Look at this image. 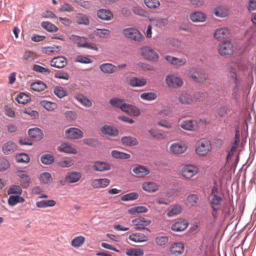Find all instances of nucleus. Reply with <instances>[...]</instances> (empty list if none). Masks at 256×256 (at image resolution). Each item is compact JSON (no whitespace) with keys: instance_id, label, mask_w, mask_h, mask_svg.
<instances>
[{"instance_id":"nucleus-1","label":"nucleus","mask_w":256,"mask_h":256,"mask_svg":"<svg viewBox=\"0 0 256 256\" xmlns=\"http://www.w3.org/2000/svg\"><path fill=\"white\" fill-rule=\"evenodd\" d=\"M218 186L216 182L211 190L208 197L210 206L212 208L211 214L214 222H216L218 217V212L222 210L221 216L225 219L230 214V208L228 204H225L222 208V198L218 196Z\"/></svg>"},{"instance_id":"nucleus-2","label":"nucleus","mask_w":256,"mask_h":256,"mask_svg":"<svg viewBox=\"0 0 256 256\" xmlns=\"http://www.w3.org/2000/svg\"><path fill=\"white\" fill-rule=\"evenodd\" d=\"M243 76L238 72L234 67H228L226 74L228 84L232 89V97L236 100L239 98L240 92L245 88Z\"/></svg>"},{"instance_id":"nucleus-3","label":"nucleus","mask_w":256,"mask_h":256,"mask_svg":"<svg viewBox=\"0 0 256 256\" xmlns=\"http://www.w3.org/2000/svg\"><path fill=\"white\" fill-rule=\"evenodd\" d=\"M123 34L130 39L140 42L144 40V37L140 32L134 28H129L123 30Z\"/></svg>"},{"instance_id":"nucleus-4","label":"nucleus","mask_w":256,"mask_h":256,"mask_svg":"<svg viewBox=\"0 0 256 256\" xmlns=\"http://www.w3.org/2000/svg\"><path fill=\"white\" fill-rule=\"evenodd\" d=\"M211 149L210 142L208 140L202 139L198 142L196 150L198 154L205 156L211 150Z\"/></svg>"},{"instance_id":"nucleus-5","label":"nucleus","mask_w":256,"mask_h":256,"mask_svg":"<svg viewBox=\"0 0 256 256\" xmlns=\"http://www.w3.org/2000/svg\"><path fill=\"white\" fill-rule=\"evenodd\" d=\"M248 66L249 60L248 59L246 58H240L229 67H234L238 72L244 75V72L248 70Z\"/></svg>"},{"instance_id":"nucleus-6","label":"nucleus","mask_w":256,"mask_h":256,"mask_svg":"<svg viewBox=\"0 0 256 256\" xmlns=\"http://www.w3.org/2000/svg\"><path fill=\"white\" fill-rule=\"evenodd\" d=\"M151 222L150 220L144 217H140L132 220V223L135 226V229L136 230H146L148 231H150V230L146 228V226H149Z\"/></svg>"},{"instance_id":"nucleus-7","label":"nucleus","mask_w":256,"mask_h":256,"mask_svg":"<svg viewBox=\"0 0 256 256\" xmlns=\"http://www.w3.org/2000/svg\"><path fill=\"white\" fill-rule=\"evenodd\" d=\"M191 78L196 82L202 83L206 80L204 71L200 69L192 68L190 70Z\"/></svg>"},{"instance_id":"nucleus-8","label":"nucleus","mask_w":256,"mask_h":256,"mask_svg":"<svg viewBox=\"0 0 256 256\" xmlns=\"http://www.w3.org/2000/svg\"><path fill=\"white\" fill-rule=\"evenodd\" d=\"M166 84L169 87L178 88L183 84L182 80L174 74L168 75L166 78Z\"/></svg>"},{"instance_id":"nucleus-9","label":"nucleus","mask_w":256,"mask_h":256,"mask_svg":"<svg viewBox=\"0 0 256 256\" xmlns=\"http://www.w3.org/2000/svg\"><path fill=\"white\" fill-rule=\"evenodd\" d=\"M142 54L146 59L152 62H156L159 58L158 54L148 46L142 49Z\"/></svg>"},{"instance_id":"nucleus-10","label":"nucleus","mask_w":256,"mask_h":256,"mask_svg":"<svg viewBox=\"0 0 256 256\" xmlns=\"http://www.w3.org/2000/svg\"><path fill=\"white\" fill-rule=\"evenodd\" d=\"M180 126L184 130L189 131H196L198 128V124L196 120H186L180 124Z\"/></svg>"},{"instance_id":"nucleus-11","label":"nucleus","mask_w":256,"mask_h":256,"mask_svg":"<svg viewBox=\"0 0 256 256\" xmlns=\"http://www.w3.org/2000/svg\"><path fill=\"white\" fill-rule=\"evenodd\" d=\"M198 172V168L192 165H186L182 170V176L187 179L191 178Z\"/></svg>"},{"instance_id":"nucleus-12","label":"nucleus","mask_w":256,"mask_h":256,"mask_svg":"<svg viewBox=\"0 0 256 256\" xmlns=\"http://www.w3.org/2000/svg\"><path fill=\"white\" fill-rule=\"evenodd\" d=\"M65 132L66 137L72 139H80L82 138L84 136L83 132L76 128H68Z\"/></svg>"},{"instance_id":"nucleus-13","label":"nucleus","mask_w":256,"mask_h":256,"mask_svg":"<svg viewBox=\"0 0 256 256\" xmlns=\"http://www.w3.org/2000/svg\"><path fill=\"white\" fill-rule=\"evenodd\" d=\"M184 246L182 242H176L170 247V252L174 256H179L184 252Z\"/></svg>"},{"instance_id":"nucleus-14","label":"nucleus","mask_w":256,"mask_h":256,"mask_svg":"<svg viewBox=\"0 0 256 256\" xmlns=\"http://www.w3.org/2000/svg\"><path fill=\"white\" fill-rule=\"evenodd\" d=\"M188 222L185 220L180 218L172 226L173 231L180 232L186 230L188 226Z\"/></svg>"},{"instance_id":"nucleus-15","label":"nucleus","mask_w":256,"mask_h":256,"mask_svg":"<svg viewBox=\"0 0 256 256\" xmlns=\"http://www.w3.org/2000/svg\"><path fill=\"white\" fill-rule=\"evenodd\" d=\"M68 64L66 58L63 56H58L53 58L50 62L51 66L58 68L65 67Z\"/></svg>"},{"instance_id":"nucleus-16","label":"nucleus","mask_w":256,"mask_h":256,"mask_svg":"<svg viewBox=\"0 0 256 256\" xmlns=\"http://www.w3.org/2000/svg\"><path fill=\"white\" fill-rule=\"evenodd\" d=\"M232 45L230 42H226L219 46L218 52L222 56L232 54L233 52Z\"/></svg>"},{"instance_id":"nucleus-17","label":"nucleus","mask_w":256,"mask_h":256,"mask_svg":"<svg viewBox=\"0 0 256 256\" xmlns=\"http://www.w3.org/2000/svg\"><path fill=\"white\" fill-rule=\"evenodd\" d=\"M18 176L20 178V182L21 186L24 188H27L31 183L30 176L24 170L18 172Z\"/></svg>"},{"instance_id":"nucleus-18","label":"nucleus","mask_w":256,"mask_h":256,"mask_svg":"<svg viewBox=\"0 0 256 256\" xmlns=\"http://www.w3.org/2000/svg\"><path fill=\"white\" fill-rule=\"evenodd\" d=\"M122 110L130 116H138L140 114V110L137 107L126 103H125L124 106Z\"/></svg>"},{"instance_id":"nucleus-19","label":"nucleus","mask_w":256,"mask_h":256,"mask_svg":"<svg viewBox=\"0 0 256 256\" xmlns=\"http://www.w3.org/2000/svg\"><path fill=\"white\" fill-rule=\"evenodd\" d=\"M92 168L97 172H104L111 168V166L106 162L96 161L93 164Z\"/></svg>"},{"instance_id":"nucleus-20","label":"nucleus","mask_w":256,"mask_h":256,"mask_svg":"<svg viewBox=\"0 0 256 256\" xmlns=\"http://www.w3.org/2000/svg\"><path fill=\"white\" fill-rule=\"evenodd\" d=\"M98 17L103 20H110L113 18L112 13L108 10L102 8L97 12Z\"/></svg>"},{"instance_id":"nucleus-21","label":"nucleus","mask_w":256,"mask_h":256,"mask_svg":"<svg viewBox=\"0 0 256 256\" xmlns=\"http://www.w3.org/2000/svg\"><path fill=\"white\" fill-rule=\"evenodd\" d=\"M110 180L107 178L95 179L92 180L91 186L94 188H104L109 185Z\"/></svg>"},{"instance_id":"nucleus-22","label":"nucleus","mask_w":256,"mask_h":256,"mask_svg":"<svg viewBox=\"0 0 256 256\" xmlns=\"http://www.w3.org/2000/svg\"><path fill=\"white\" fill-rule=\"evenodd\" d=\"M190 18L193 22H204L207 19L206 16L203 12H192L190 15Z\"/></svg>"},{"instance_id":"nucleus-23","label":"nucleus","mask_w":256,"mask_h":256,"mask_svg":"<svg viewBox=\"0 0 256 256\" xmlns=\"http://www.w3.org/2000/svg\"><path fill=\"white\" fill-rule=\"evenodd\" d=\"M28 134L31 138L36 140H40L44 138L42 131L38 128H30L28 131Z\"/></svg>"},{"instance_id":"nucleus-24","label":"nucleus","mask_w":256,"mask_h":256,"mask_svg":"<svg viewBox=\"0 0 256 256\" xmlns=\"http://www.w3.org/2000/svg\"><path fill=\"white\" fill-rule=\"evenodd\" d=\"M17 146L13 142L9 141L4 144L2 146V150L5 154H9L16 150Z\"/></svg>"},{"instance_id":"nucleus-25","label":"nucleus","mask_w":256,"mask_h":256,"mask_svg":"<svg viewBox=\"0 0 256 256\" xmlns=\"http://www.w3.org/2000/svg\"><path fill=\"white\" fill-rule=\"evenodd\" d=\"M170 150L171 153L179 154L184 152L186 150V147L184 144L175 143L171 145Z\"/></svg>"},{"instance_id":"nucleus-26","label":"nucleus","mask_w":256,"mask_h":256,"mask_svg":"<svg viewBox=\"0 0 256 256\" xmlns=\"http://www.w3.org/2000/svg\"><path fill=\"white\" fill-rule=\"evenodd\" d=\"M178 100L182 104H191L194 99L190 94L188 92H182L179 95Z\"/></svg>"},{"instance_id":"nucleus-27","label":"nucleus","mask_w":256,"mask_h":256,"mask_svg":"<svg viewBox=\"0 0 256 256\" xmlns=\"http://www.w3.org/2000/svg\"><path fill=\"white\" fill-rule=\"evenodd\" d=\"M82 176V174L79 172H71L67 174L66 180L68 183H74L78 182Z\"/></svg>"},{"instance_id":"nucleus-28","label":"nucleus","mask_w":256,"mask_h":256,"mask_svg":"<svg viewBox=\"0 0 256 256\" xmlns=\"http://www.w3.org/2000/svg\"><path fill=\"white\" fill-rule=\"evenodd\" d=\"M100 70L104 74H111L116 72V67L110 63H104L100 66Z\"/></svg>"},{"instance_id":"nucleus-29","label":"nucleus","mask_w":256,"mask_h":256,"mask_svg":"<svg viewBox=\"0 0 256 256\" xmlns=\"http://www.w3.org/2000/svg\"><path fill=\"white\" fill-rule=\"evenodd\" d=\"M100 130L103 134L111 136H116L118 134V131L116 128L108 125L102 126L100 128Z\"/></svg>"},{"instance_id":"nucleus-30","label":"nucleus","mask_w":256,"mask_h":256,"mask_svg":"<svg viewBox=\"0 0 256 256\" xmlns=\"http://www.w3.org/2000/svg\"><path fill=\"white\" fill-rule=\"evenodd\" d=\"M229 30L228 29L226 28H218L215 31L214 37L216 39L220 40L227 38Z\"/></svg>"},{"instance_id":"nucleus-31","label":"nucleus","mask_w":256,"mask_h":256,"mask_svg":"<svg viewBox=\"0 0 256 256\" xmlns=\"http://www.w3.org/2000/svg\"><path fill=\"white\" fill-rule=\"evenodd\" d=\"M128 84L132 87H141L146 85V80L144 78L134 77L130 80Z\"/></svg>"},{"instance_id":"nucleus-32","label":"nucleus","mask_w":256,"mask_h":256,"mask_svg":"<svg viewBox=\"0 0 256 256\" xmlns=\"http://www.w3.org/2000/svg\"><path fill=\"white\" fill-rule=\"evenodd\" d=\"M121 141L124 145L128 146H135L138 144V140L136 138L130 136L122 137Z\"/></svg>"},{"instance_id":"nucleus-33","label":"nucleus","mask_w":256,"mask_h":256,"mask_svg":"<svg viewBox=\"0 0 256 256\" xmlns=\"http://www.w3.org/2000/svg\"><path fill=\"white\" fill-rule=\"evenodd\" d=\"M166 59L170 64L178 66H183L186 62V60L185 58H178L170 56H166Z\"/></svg>"},{"instance_id":"nucleus-34","label":"nucleus","mask_w":256,"mask_h":256,"mask_svg":"<svg viewBox=\"0 0 256 256\" xmlns=\"http://www.w3.org/2000/svg\"><path fill=\"white\" fill-rule=\"evenodd\" d=\"M143 190L149 192H154L158 190V186L154 182H146L142 184Z\"/></svg>"},{"instance_id":"nucleus-35","label":"nucleus","mask_w":256,"mask_h":256,"mask_svg":"<svg viewBox=\"0 0 256 256\" xmlns=\"http://www.w3.org/2000/svg\"><path fill=\"white\" fill-rule=\"evenodd\" d=\"M128 239L136 242H143L147 240L146 236L141 233H136L130 234Z\"/></svg>"},{"instance_id":"nucleus-36","label":"nucleus","mask_w":256,"mask_h":256,"mask_svg":"<svg viewBox=\"0 0 256 256\" xmlns=\"http://www.w3.org/2000/svg\"><path fill=\"white\" fill-rule=\"evenodd\" d=\"M58 150L60 152L66 154H76L78 152L76 148H72V146L66 144H61L58 148Z\"/></svg>"},{"instance_id":"nucleus-37","label":"nucleus","mask_w":256,"mask_h":256,"mask_svg":"<svg viewBox=\"0 0 256 256\" xmlns=\"http://www.w3.org/2000/svg\"><path fill=\"white\" fill-rule=\"evenodd\" d=\"M132 172L138 176L143 177L148 175L149 174V170L145 167L139 166L137 167L134 168Z\"/></svg>"},{"instance_id":"nucleus-38","label":"nucleus","mask_w":256,"mask_h":256,"mask_svg":"<svg viewBox=\"0 0 256 256\" xmlns=\"http://www.w3.org/2000/svg\"><path fill=\"white\" fill-rule=\"evenodd\" d=\"M109 103L112 106L122 110L126 102L123 100L114 98L110 100Z\"/></svg>"},{"instance_id":"nucleus-39","label":"nucleus","mask_w":256,"mask_h":256,"mask_svg":"<svg viewBox=\"0 0 256 256\" xmlns=\"http://www.w3.org/2000/svg\"><path fill=\"white\" fill-rule=\"evenodd\" d=\"M56 204V201L52 200H42L36 202V206L40 208L54 206Z\"/></svg>"},{"instance_id":"nucleus-40","label":"nucleus","mask_w":256,"mask_h":256,"mask_svg":"<svg viewBox=\"0 0 256 256\" xmlns=\"http://www.w3.org/2000/svg\"><path fill=\"white\" fill-rule=\"evenodd\" d=\"M76 99L86 107L89 108L92 105L91 101L82 94H77Z\"/></svg>"},{"instance_id":"nucleus-41","label":"nucleus","mask_w":256,"mask_h":256,"mask_svg":"<svg viewBox=\"0 0 256 256\" xmlns=\"http://www.w3.org/2000/svg\"><path fill=\"white\" fill-rule=\"evenodd\" d=\"M216 16L219 18H224L228 16L229 11L222 6H218L214 8V11Z\"/></svg>"},{"instance_id":"nucleus-42","label":"nucleus","mask_w":256,"mask_h":256,"mask_svg":"<svg viewBox=\"0 0 256 256\" xmlns=\"http://www.w3.org/2000/svg\"><path fill=\"white\" fill-rule=\"evenodd\" d=\"M40 182L44 184H49L52 180L51 174L48 172H44L39 176Z\"/></svg>"},{"instance_id":"nucleus-43","label":"nucleus","mask_w":256,"mask_h":256,"mask_svg":"<svg viewBox=\"0 0 256 256\" xmlns=\"http://www.w3.org/2000/svg\"><path fill=\"white\" fill-rule=\"evenodd\" d=\"M30 87L34 90L40 92L44 90L46 88V86L43 82L38 80L32 83Z\"/></svg>"},{"instance_id":"nucleus-44","label":"nucleus","mask_w":256,"mask_h":256,"mask_svg":"<svg viewBox=\"0 0 256 256\" xmlns=\"http://www.w3.org/2000/svg\"><path fill=\"white\" fill-rule=\"evenodd\" d=\"M41 26L48 32H56L58 30L57 26L49 22H42Z\"/></svg>"},{"instance_id":"nucleus-45","label":"nucleus","mask_w":256,"mask_h":256,"mask_svg":"<svg viewBox=\"0 0 256 256\" xmlns=\"http://www.w3.org/2000/svg\"><path fill=\"white\" fill-rule=\"evenodd\" d=\"M24 199L20 196H10L8 199V204L10 206H14L18 202H23Z\"/></svg>"},{"instance_id":"nucleus-46","label":"nucleus","mask_w":256,"mask_h":256,"mask_svg":"<svg viewBox=\"0 0 256 256\" xmlns=\"http://www.w3.org/2000/svg\"><path fill=\"white\" fill-rule=\"evenodd\" d=\"M128 212L130 214H136L146 213L148 212V208L144 206H138L130 208Z\"/></svg>"},{"instance_id":"nucleus-47","label":"nucleus","mask_w":256,"mask_h":256,"mask_svg":"<svg viewBox=\"0 0 256 256\" xmlns=\"http://www.w3.org/2000/svg\"><path fill=\"white\" fill-rule=\"evenodd\" d=\"M76 22L80 24L88 26L90 20L88 17L83 14H78L76 16Z\"/></svg>"},{"instance_id":"nucleus-48","label":"nucleus","mask_w":256,"mask_h":256,"mask_svg":"<svg viewBox=\"0 0 256 256\" xmlns=\"http://www.w3.org/2000/svg\"><path fill=\"white\" fill-rule=\"evenodd\" d=\"M112 156L114 158L118 159H128L130 158L129 154L116 150L112 152Z\"/></svg>"},{"instance_id":"nucleus-49","label":"nucleus","mask_w":256,"mask_h":256,"mask_svg":"<svg viewBox=\"0 0 256 256\" xmlns=\"http://www.w3.org/2000/svg\"><path fill=\"white\" fill-rule=\"evenodd\" d=\"M85 240L83 236H76L72 240L71 245L74 248H79L84 244Z\"/></svg>"},{"instance_id":"nucleus-50","label":"nucleus","mask_w":256,"mask_h":256,"mask_svg":"<svg viewBox=\"0 0 256 256\" xmlns=\"http://www.w3.org/2000/svg\"><path fill=\"white\" fill-rule=\"evenodd\" d=\"M40 160L43 164L49 165L54 162V158L52 154H46L42 156Z\"/></svg>"},{"instance_id":"nucleus-51","label":"nucleus","mask_w":256,"mask_h":256,"mask_svg":"<svg viewBox=\"0 0 256 256\" xmlns=\"http://www.w3.org/2000/svg\"><path fill=\"white\" fill-rule=\"evenodd\" d=\"M138 198V194L136 192H130L122 196L120 199L122 201L134 200Z\"/></svg>"},{"instance_id":"nucleus-52","label":"nucleus","mask_w":256,"mask_h":256,"mask_svg":"<svg viewBox=\"0 0 256 256\" xmlns=\"http://www.w3.org/2000/svg\"><path fill=\"white\" fill-rule=\"evenodd\" d=\"M70 39L77 44L78 48H83L82 46L84 42L85 38L84 37H80L76 35L72 34L70 36Z\"/></svg>"},{"instance_id":"nucleus-53","label":"nucleus","mask_w":256,"mask_h":256,"mask_svg":"<svg viewBox=\"0 0 256 256\" xmlns=\"http://www.w3.org/2000/svg\"><path fill=\"white\" fill-rule=\"evenodd\" d=\"M54 92L58 98H60L68 94L66 90L64 88L60 86H57L54 88Z\"/></svg>"},{"instance_id":"nucleus-54","label":"nucleus","mask_w":256,"mask_h":256,"mask_svg":"<svg viewBox=\"0 0 256 256\" xmlns=\"http://www.w3.org/2000/svg\"><path fill=\"white\" fill-rule=\"evenodd\" d=\"M182 207L180 205H176L168 212L167 216L169 217L176 216L182 212Z\"/></svg>"},{"instance_id":"nucleus-55","label":"nucleus","mask_w":256,"mask_h":256,"mask_svg":"<svg viewBox=\"0 0 256 256\" xmlns=\"http://www.w3.org/2000/svg\"><path fill=\"white\" fill-rule=\"evenodd\" d=\"M30 99V97L23 92L20 93L16 98V100L20 104H25L27 103Z\"/></svg>"},{"instance_id":"nucleus-56","label":"nucleus","mask_w":256,"mask_h":256,"mask_svg":"<svg viewBox=\"0 0 256 256\" xmlns=\"http://www.w3.org/2000/svg\"><path fill=\"white\" fill-rule=\"evenodd\" d=\"M145 4L150 8L156 9L160 6L158 0H144Z\"/></svg>"},{"instance_id":"nucleus-57","label":"nucleus","mask_w":256,"mask_h":256,"mask_svg":"<svg viewBox=\"0 0 256 256\" xmlns=\"http://www.w3.org/2000/svg\"><path fill=\"white\" fill-rule=\"evenodd\" d=\"M32 70L38 73L44 74V75H48L50 74L49 70L38 64H34Z\"/></svg>"},{"instance_id":"nucleus-58","label":"nucleus","mask_w":256,"mask_h":256,"mask_svg":"<svg viewBox=\"0 0 256 256\" xmlns=\"http://www.w3.org/2000/svg\"><path fill=\"white\" fill-rule=\"evenodd\" d=\"M128 256H142L144 252L142 250L137 248H131L126 252Z\"/></svg>"},{"instance_id":"nucleus-59","label":"nucleus","mask_w":256,"mask_h":256,"mask_svg":"<svg viewBox=\"0 0 256 256\" xmlns=\"http://www.w3.org/2000/svg\"><path fill=\"white\" fill-rule=\"evenodd\" d=\"M22 189L20 186L12 185L8 190V194H21L22 193Z\"/></svg>"},{"instance_id":"nucleus-60","label":"nucleus","mask_w":256,"mask_h":256,"mask_svg":"<svg viewBox=\"0 0 256 256\" xmlns=\"http://www.w3.org/2000/svg\"><path fill=\"white\" fill-rule=\"evenodd\" d=\"M246 6L248 12H252L256 11V0H248Z\"/></svg>"},{"instance_id":"nucleus-61","label":"nucleus","mask_w":256,"mask_h":256,"mask_svg":"<svg viewBox=\"0 0 256 256\" xmlns=\"http://www.w3.org/2000/svg\"><path fill=\"white\" fill-rule=\"evenodd\" d=\"M168 240L169 238L167 236H158L156 238L155 242L157 245L163 246L168 242Z\"/></svg>"},{"instance_id":"nucleus-62","label":"nucleus","mask_w":256,"mask_h":256,"mask_svg":"<svg viewBox=\"0 0 256 256\" xmlns=\"http://www.w3.org/2000/svg\"><path fill=\"white\" fill-rule=\"evenodd\" d=\"M40 104L45 109L49 111L55 108L56 104L49 101L42 100L40 102Z\"/></svg>"},{"instance_id":"nucleus-63","label":"nucleus","mask_w":256,"mask_h":256,"mask_svg":"<svg viewBox=\"0 0 256 256\" xmlns=\"http://www.w3.org/2000/svg\"><path fill=\"white\" fill-rule=\"evenodd\" d=\"M95 34L100 38H106L109 36L110 32L109 30L106 29H97L95 31Z\"/></svg>"},{"instance_id":"nucleus-64","label":"nucleus","mask_w":256,"mask_h":256,"mask_svg":"<svg viewBox=\"0 0 256 256\" xmlns=\"http://www.w3.org/2000/svg\"><path fill=\"white\" fill-rule=\"evenodd\" d=\"M157 97L156 94L152 92H144L140 94V98L144 100H155Z\"/></svg>"}]
</instances>
